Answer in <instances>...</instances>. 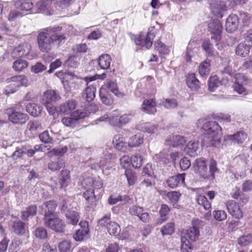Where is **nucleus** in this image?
<instances>
[{
	"label": "nucleus",
	"mask_w": 252,
	"mask_h": 252,
	"mask_svg": "<svg viewBox=\"0 0 252 252\" xmlns=\"http://www.w3.org/2000/svg\"><path fill=\"white\" fill-rule=\"evenodd\" d=\"M37 39L40 51L47 52L51 50L55 42L58 41L59 44L64 42L65 36L62 32V28L57 26L43 29L38 34Z\"/></svg>",
	"instance_id": "f257e3e1"
},
{
	"label": "nucleus",
	"mask_w": 252,
	"mask_h": 252,
	"mask_svg": "<svg viewBox=\"0 0 252 252\" xmlns=\"http://www.w3.org/2000/svg\"><path fill=\"white\" fill-rule=\"evenodd\" d=\"M202 129L204 131L202 144L204 146L217 147L220 143L221 128L215 121L205 123Z\"/></svg>",
	"instance_id": "f03ea898"
},
{
	"label": "nucleus",
	"mask_w": 252,
	"mask_h": 252,
	"mask_svg": "<svg viewBox=\"0 0 252 252\" xmlns=\"http://www.w3.org/2000/svg\"><path fill=\"white\" fill-rule=\"evenodd\" d=\"M192 165L195 172L204 179H214L215 173L219 172L217 162L213 159L210 160L209 168L203 158H196Z\"/></svg>",
	"instance_id": "7ed1b4c3"
},
{
	"label": "nucleus",
	"mask_w": 252,
	"mask_h": 252,
	"mask_svg": "<svg viewBox=\"0 0 252 252\" xmlns=\"http://www.w3.org/2000/svg\"><path fill=\"white\" fill-rule=\"evenodd\" d=\"M8 84L4 90V94L8 95L14 93L21 86H27L29 84L28 78L24 75H16L6 80Z\"/></svg>",
	"instance_id": "20e7f679"
},
{
	"label": "nucleus",
	"mask_w": 252,
	"mask_h": 252,
	"mask_svg": "<svg viewBox=\"0 0 252 252\" xmlns=\"http://www.w3.org/2000/svg\"><path fill=\"white\" fill-rule=\"evenodd\" d=\"M86 116V112L81 110H77L70 113L69 115L63 117L61 119V122L65 126L73 128L78 124L79 120Z\"/></svg>",
	"instance_id": "39448f33"
},
{
	"label": "nucleus",
	"mask_w": 252,
	"mask_h": 252,
	"mask_svg": "<svg viewBox=\"0 0 252 252\" xmlns=\"http://www.w3.org/2000/svg\"><path fill=\"white\" fill-rule=\"evenodd\" d=\"M19 110H20V107L18 105L14 108L7 109V114L8 115V119L13 124L21 125L25 124L29 117L26 114L17 111Z\"/></svg>",
	"instance_id": "423d86ee"
},
{
	"label": "nucleus",
	"mask_w": 252,
	"mask_h": 252,
	"mask_svg": "<svg viewBox=\"0 0 252 252\" xmlns=\"http://www.w3.org/2000/svg\"><path fill=\"white\" fill-rule=\"evenodd\" d=\"M44 224L46 226L59 232L63 231L65 227L63 220L57 215L44 219Z\"/></svg>",
	"instance_id": "0eeeda50"
},
{
	"label": "nucleus",
	"mask_w": 252,
	"mask_h": 252,
	"mask_svg": "<svg viewBox=\"0 0 252 252\" xmlns=\"http://www.w3.org/2000/svg\"><path fill=\"white\" fill-rule=\"evenodd\" d=\"M155 36V34L149 32L146 36L141 34L134 36L133 40L137 45L145 46L147 49H149L153 44V40Z\"/></svg>",
	"instance_id": "6e6552de"
},
{
	"label": "nucleus",
	"mask_w": 252,
	"mask_h": 252,
	"mask_svg": "<svg viewBox=\"0 0 252 252\" xmlns=\"http://www.w3.org/2000/svg\"><path fill=\"white\" fill-rule=\"evenodd\" d=\"M212 13L217 18H222L223 13L226 10L225 2L218 0H213L210 4Z\"/></svg>",
	"instance_id": "1a4fd4ad"
},
{
	"label": "nucleus",
	"mask_w": 252,
	"mask_h": 252,
	"mask_svg": "<svg viewBox=\"0 0 252 252\" xmlns=\"http://www.w3.org/2000/svg\"><path fill=\"white\" fill-rule=\"evenodd\" d=\"M215 42V38L214 36L211 37V40L208 39H205L202 44V47L203 50L205 52V55L208 57H214L218 55V53L216 51L215 49L214 48V44L218 45V43Z\"/></svg>",
	"instance_id": "9d476101"
},
{
	"label": "nucleus",
	"mask_w": 252,
	"mask_h": 252,
	"mask_svg": "<svg viewBox=\"0 0 252 252\" xmlns=\"http://www.w3.org/2000/svg\"><path fill=\"white\" fill-rule=\"evenodd\" d=\"M31 50V46L27 43H23L14 48L11 53V57L19 58L28 55Z\"/></svg>",
	"instance_id": "9b49d317"
},
{
	"label": "nucleus",
	"mask_w": 252,
	"mask_h": 252,
	"mask_svg": "<svg viewBox=\"0 0 252 252\" xmlns=\"http://www.w3.org/2000/svg\"><path fill=\"white\" fill-rule=\"evenodd\" d=\"M249 83V80L247 77L242 74H238L235 77V83L233 87L239 94H243L246 92V89L244 86L247 85Z\"/></svg>",
	"instance_id": "f8f14e48"
},
{
	"label": "nucleus",
	"mask_w": 252,
	"mask_h": 252,
	"mask_svg": "<svg viewBox=\"0 0 252 252\" xmlns=\"http://www.w3.org/2000/svg\"><path fill=\"white\" fill-rule=\"evenodd\" d=\"M226 207L229 213L236 219H241L243 214L239 204L233 200L229 201L226 203Z\"/></svg>",
	"instance_id": "ddd939ff"
},
{
	"label": "nucleus",
	"mask_w": 252,
	"mask_h": 252,
	"mask_svg": "<svg viewBox=\"0 0 252 252\" xmlns=\"http://www.w3.org/2000/svg\"><path fill=\"white\" fill-rule=\"evenodd\" d=\"M208 28L211 33L215 35V42L220 40L222 30V26L220 22L218 20H213L209 24Z\"/></svg>",
	"instance_id": "4468645a"
},
{
	"label": "nucleus",
	"mask_w": 252,
	"mask_h": 252,
	"mask_svg": "<svg viewBox=\"0 0 252 252\" xmlns=\"http://www.w3.org/2000/svg\"><path fill=\"white\" fill-rule=\"evenodd\" d=\"M81 228L79 229L74 235V239L78 241H83L87 237L89 232L88 222L86 221H81L79 222Z\"/></svg>",
	"instance_id": "2eb2a0df"
},
{
	"label": "nucleus",
	"mask_w": 252,
	"mask_h": 252,
	"mask_svg": "<svg viewBox=\"0 0 252 252\" xmlns=\"http://www.w3.org/2000/svg\"><path fill=\"white\" fill-rule=\"evenodd\" d=\"M141 110L147 114H155L157 112L156 99H145L142 104Z\"/></svg>",
	"instance_id": "dca6fc26"
},
{
	"label": "nucleus",
	"mask_w": 252,
	"mask_h": 252,
	"mask_svg": "<svg viewBox=\"0 0 252 252\" xmlns=\"http://www.w3.org/2000/svg\"><path fill=\"white\" fill-rule=\"evenodd\" d=\"M239 23V18L236 15H230L226 21V30L228 32H232L237 29Z\"/></svg>",
	"instance_id": "f3484780"
},
{
	"label": "nucleus",
	"mask_w": 252,
	"mask_h": 252,
	"mask_svg": "<svg viewBox=\"0 0 252 252\" xmlns=\"http://www.w3.org/2000/svg\"><path fill=\"white\" fill-rule=\"evenodd\" d=\"M76 106V103L74 100H69L66 102L61 104L58 109V111L60 114L67 115L71 113Z\"/></svg>",
	"instance_id": "a211bd4d"
},
{
	"label": "nucleus",
	"mask_w": 252,
	"mask_h": 252,
	"mask_svg": "<svg viewBox=\"0 0 252 252\" xmlns=\"http://www.w3.org/2000/svg\"><path fill=\"white\" fill-rule=\"evenodd\" d=\"M185 175V174L183 173L170 177L166 180V184L170 188H176L179 185L184 183Z\"/></svg>",
	"instance_id": "6ab92c4d"
},
{
	"label": "nucleus",
	"mask_w": 252,
	"mask_h": 252,
	"mask_svg": "<svg viewBox=\"0 0 252 252\" xmlns=\"http://www.w3.org/2000/svg\"><path fill=\"white\" fill-rule=\"evenodd\" d=\"M57 205L54 201H48L44 203L42 206V209L44 210V219L56 216L55 212Z\"/></svg>",
	"instance_id": "aec40b11"
},
{
	"label": "nucleus",
	"mask_w": 252,
	"mask_h": 252,
	"mask_svg": "<svg viewBox=\"0 0 252 252\" xmlns=\"http://www.w3.org/2000/svg\"><path fill=\"white\" fill-rule=\"evenodd\" d=\"M96 88L94 85L88 86L82 93L83 98L90 102L94 100L95 96Z\"/></svg>",
	"instance_id": "412c9836"
},
{
	"label": "nucleus",
	"mask_w": 252,
	"mask_h": 252,
	"mask_svg": "<svg viewBox=\"0 0 252 252\" xmlns=\"http://www.w3.org/2000/svg\"><path fill=\"white\" fill-rule=\"evenodd\" d=\"M188 86L193 91H197L200 87L199 81L196 78L195 74H189L186 79Z\"/></svg>",
	"instance_id": "4be33fe9"
},
{
	"label": "nucleus",
	"mask_w": 252,
	"mask_h": 252,
	"mask_svg": "<svg viewBox=\"0 0 252 252\" xmlns=\"http://www.w3.org/2000/svg\"><path fill=\"white\" fill-rule=\"evenodd\" d=\"M64 216L67 224L72 225H76L79 222L80 218L79 213L74 210L66 213V214Z\"/></svg>",
	"instance_id": "5701e85b"
},
{
	"label": "nucleus",
	"mask_w": 252,
	"mask_h": 252,
	"mask_svg": "<svg viewBox=\"0 0 252 252\" xmlns=\"http://www.w3.org/2000/svg\"><path fill=\"white\" fill-rule=\"evenodd\" d=\"M136 128L144 132L153 133L157 129V126L150 123H143L138 124Z\"/></svg>",
	"instance_id": "b1692460"
},
{
	"label": "nucleus",
	"mask_w": 252,
	"mask_h": 252,
	"mask_svg": "<svg viewBox=\"0 0 252 252\" xmlns=\"http://www.w3.org/2000/svg\"><path fill=\"white\" fill-rule=\"evenodd\" d=\"M247 138V134L246 133L239 131L236 134L227 135L226 140L237 143H242Z\"/></svg>",
	"instance_id": "393cba45"
},
{
	"label": "nucleus",
	"mask_w": 252,
	"mask_h": 252,
	"mask_svg": "<svg viewBox=\"0 0 252 252\" xmlns=\"http://www.w3.org/2000/svg\"><path fill=\"white\" fill-rule=\"evenodd\" d=\"M198 143L195 141H189L184 148V151L187 154L191 157L197 155V150L198 148Z\"/></svg>",
	"instance_id": "a878e982"
},
{
	"label": "nucleus",
	"mask_w": 252,
	"mask_h": 252,
	"mask_svg": "<svg viewBox=\"0 0 252 252\" xmlns=\"http://www.w3.org/2000/svg\"><path fill=\"white\" fill-rule=\"evenodd\" d=\"M97 62L101 68L107 69L110 66L111 58L108 54H103L99 57Z\"/></svg>",
	"instance_id": "bb28decb"
},
{
	"label": "nucleus",
	"mask_w": 252,
	"mask_h": 252,
	"mask_svg": "<svg viewBox=\"0 0 252 252\" xmlns=\"http://www.w3.org/2000/svg\"><path fill=\"white\" fill-rule=\"evenodd\" d=\"M185 142L186 140L185 137L181 135L173 136L172 140H168L166 141L167 145L173 147H182Z\"/></svg>",
	"instance_id": "cd10ccee"
},
{
	"label": "nucleus",
	"mask_w": 252,
	"mask_h": 252,
	"mask_svg": "<svg viewBox=\"0 0 252 252\" xmlns=\"http://www.w3.org/2000/svg\"><path fill=\"white\" fill-rule=\"evenodd\" d=\"M99 97L102 102L105 105H111L113 103V99L104 88H101L100 89Z\"/></svg>",
	"instance_id": "c85d7f7f"
},
{
	"label": "nucleus",
	"mask_w": 252,
	"mask_h": 252,
	"mask_svg": "<svg viewBox=\"0 0 252 252\" xmlns=\"http://www.w3.org/2000/svg\"><path fill=\"white\" fill-rule=\"evenodd\" d=\"M37 207L36 205H31L22 212L21 218L24 220H28L29 218H32L36 214Z\"/></svg>",
	"instance_id": "c756f323"
},
{
	"label": "nucleus",
	"mask_w": 252,
	"mask_h": 252,
	"mask_svg": "<svg viewBox=\"0 0 252 252\" xmlns=\"http://www.w3.org/2000/svg\"><path fill=\"white\" fill-rule=\"evenodd\" d=\"M60 98V95L57 94L56 92L54 90H48L44 93L43 95V101L50 102L52 103L53 102H55Z\"/></svg>",
	"instance_id": "7c9ffc66"
},
{
	"label": "nucleus",
	"mask_w": 252,
	"mask_h": 252,
	"mask_svg": "<svg viewBox=\"0 0 252 252\" xmlns=\"http://www.w3.org/2000/svg\"><path fill=\"white\" fill-rule=\"evenodd\" d=\"M210 70V61L206 59L199 65V73L202 77L208 75Z\"/></svg>",
	"instance_id": "2f4dec72"
},
{
	"label": "nucleus",
	"mask_w": 252,
	"mask_h": 252,
	"mask_svg": "<svg viewBox=\"0 0 252 252\" xmlns=\"http://www.w3.org/2000/svg\"><path fill=\"white\" fill-rule=\"evenodd\" d=\"M25 223L19 220L14 221L12 225L13 231L17 235H23L25 233Z\"/></svg>",
	"instance_id": "473e14b6"
},
{
	"label": "nucleus",
	"mask_w": 252,
	"mask_h": 252,
	"mask_svg": "<svg viewBox=\"0 0 252 252\" xmlns=\"http://www.w3.org/2000/svg\"><path fill=\"white\" fill-rule=\"evenodd\" d=\"M250 49V45H247L245 43H241L236 47V53L240 56L244 57L249 53Z\"/></svg>",
	"instance_id": "72a5a7b5"
},
{
	"label": "nucleus",
	"mask_w": 252,
	"mask_h": 252,
	"mask_svg": "<svg viewBox=\"0 0 252 252\" xmlns=\"http://www.w3.org/2000/svg\"><path fill=\"white\" fill-rule=\"evenodd\" d=\"M26 111L30 115L34 117H37L41 113V108L36 104L29 103L26 106Z\"/></svg>",
	"instance_id": "f704fd0d"
},
{
	"label": "nucleus",
	"mask_w": 252,
	"mask_h": 252,
	"mask_svg": "<svg viewBox=\"0 0 252 252\" xmlns=\"http://www.w3.org/2000/svg\"><path fill=\"white\" fill-rule=\"evenodd\" d=\"M181 251L182 252H191L193 249L192 244L186 237L181 238Z\"/></svg>",
	"instance_id": "c9c22d12"
},
{
	"label": "nucleus",
	"mask_w": 252,
	"mask_h": 252,
	"mask_svg": "<svg viewBox=\"0 0 252 252\" xmlns=\"http://www.w3.org/2000/svg\"><path fill=\"white\" fill-rule=\"evenodd\" d=\"M15 7L21 10L28 11L31 10L33 6L32 2L27 1L24 0H20L15 2Z\"/></svg>",
	"instance_id": "e433bc0d"
},
{
	"label": "nucleus",
	"mask_w": 252,
	"mask_h": 252,
	"mask_svg": "<svg viewBox=\"0 0 252 252\" xmlns=\"http://www.w3.org/2000/svg\"><path fill=\"white\" fill-rule=\"evenodd\" d=\"M143 142V138L141 134H136L129 138L128 146L129 147H135L139 146Z\"/></svg>",
	"instance_id": "4c0bfd02"
},
{
	"label": "nucleus",
	"mask_w": 252,
	"mask_h": 252,
	"mask_svg": "<svg viewBox=\"0 0 252 252\" xmlns=\"http://www.w3.org/2000/svg\"><path fill=\"white\" fill-rule=\"evenodd\" d=\"M59 181L61 188L67 186L70 181L69 171L67 170H63L59 177Z\"/></svg>",
	"instance_id": "58836bf2"
},
{
	"label": "nucleus",
	"mask_w": 252,
	"mask_h": 252,
	"mask_svg": "<svg viewBox=\"0 0 252 252\" xmlns=\"http://www.w3.org/2000/svg\"><path fill=\"white\" fill-rule=\"evenodd\" d=\"M186 235L190 241L194 242L199 238V230L197 228L191 227L187 230Z\"/></svg>",
	"instance_id": "ea45409f"
},
{
	"label": "nucleus",
	"mask_w": 252,
	"mask_h": 252,
	"mask_svg": "<svg viewBox=\"0 0 252 252\" xmlns=\"http://www.w3.org/2000/svg\"><path fill=\"white\" fill-rule=\"evenodd\" d=\"M107 88L118 97L122 98L125 95L124 93L119 91L117 84L114 82H109L107 84Z\"/></svg>",
	"instance_id": "a19ab883"
},
{
	"label": "nucleus",
	"mask_w": 252,
	"mask_h": 252,
	"mask_svg": "<svg viewBox=\"0 0 252 252\" xmlns=\"http://www.w3.org/2000/svg\"><path fill=\"white\" fill-rule=\"evenodd\" d=\"M64 166V162L62 159L58 158L54 161H51L48 163V168L52 171L59 170Z\"/></svg>",
	"instance_id": "79ce46f5"
},
{
	"label": "nucleus",
	"mask_w": 252,
	"mask_h": 252,
	"mask_svg": "<svg viewBox=\"0 0 252 252\" xmlns=\"http://www.w3.org/2000/svg\"><path fill=\"white\" fill-rule=\"evenodd\" d=\"M106 228L110 235L115 236L118 235L121 231L119 225L114 221L109 223V224L108 225Z\"/></svg>",
	"instance_id": "37998d69"
},
{
	"label": "nucleus",
	"mask_w": 252,
	"mask_h": 252,
	"mask_svg": "<svg viewBox=\"0 0 252 252\" xmlns=\"http://www.w3.org/2000/svg\"><path fill=\"white\" fill-rule=\"evenodd\" d=\"M71 209V199L70 198L64 199L60 207L62 213L65 215L66 213L72 211L73 210Z\"/></svg>",
	"instance_id": "c03bdc74"
},
{
	"label": "nucleus",
	"mask_w": 252,
	"mask_h": 252,
	"mask_svg": "<svg viewBox=\"0 0 252 252\" xmlns=\"http://www.w3.org/2000/svg\"><path fill=\"white\" fill-rule=\"evenodd\" d=\"M130 162L133 167L139 168L142 165L143 158L140 155L137 154L131 157Z\"/></svg>",
	"instance_id": "a18cd8bd"
},
{
	"label": "nucleus",
	"mask_w": 252,
	"mask_h": 252,
	"mask_svg": "<svg viewBox=\"0 0 252 252\" xmlns=\"http://www.w3.org/2000/svg\"><path fill=\"white\" fill-rule=\"evenodd\" d=\"M28 65L27 61L23 60H17L13 63L12 67L15 71H21Z\"/></svg>",
	"instance_id": "49530a36"
},
{
	"label": "nucleus",
	"mask_w": 252,
	"mask_h": 252,
	"mask_svg": "<svg viewBox=\"0 0 252 252\" xmlns=\"http://www.w3.org/2000/svg\"><path fill=\"white\" fill-rule=\"evenodd\" d=\"M154 45L155 48L158 51L159 54L163 55L168 54L169 52V49L160 40L156 41Z\"/></svg>",
	"instance_id": "de8ad7c7"
},
{
	"label": "nucleus",
	"mask_w": 252,
	"mask_h": 252,
	"mask_svg": "<svg viewBox=\"0 0 252 252\" xmlns=\"http://www.w3.org/2000/svg\"><path fill=\"white\" fill-rule=\"evenodd\" d=\"M125 175L127 178L128 183L130 186L133 185L135 184L137 180V176L135 173L133 172L131 169H126Z\"/></svg>",
	"instance_id": "09e8293b"
},
{
	"label": "nucleus",
	"mask_w": 252,
	"mask_h": 252,
	"mask_svg": "<svg viewBox=\"0 0 252 252\" xmlns=\"http://www.w3.org/2000/svg\"><path fill=\"white\" fill-rule=\"evenodd\" d=\"M197 202L199 205L202 206L206 210L211 208V203L204 195H199L197 198Z\"/></svg>",
	"instance_id": "8fccbe9b"
},
{
	"label": "nucleus",
	"mask_w": 252,
	"mask_h": 252,
	"mask_svg": "<svg viewBox=\"0 0 252 252\" xmlns=\"http://www.w3.org/2000/svg\"><path fill=\"white\" fill-rule=\"evenodd\" d=\"M175 226L173 222L168 223L164 225L161 229L162 235H171L174 232Z\"/></svg>",
	"instance_id": "3c124183"
},
{
	"label": "nucleus",
	"mask_w": 252,
	"mask_h": 252,
	"mask_svg": "<svg viewBox=\"0 0 252 252\" xmlns=\"http://www.w3.org/2000/svg\"><path fill=\"white\" fill-rule=\"evenodd\" d=\"M67 147L64 146L61 149H53L47 153L49 157H53L54 156H62L67 151Z\"/></svg>",
	"instance_id": "603ef678"
},
{
	"label": "nucleus",
	"mask_w": 252,
	"mask_h": 252,
	"mask_svg": "<svg viewBox=\"0 0 252 252\" xmlns=\"http://www.w3.org/2000/svg\"><path fill=\"white\" fill-rule=\"evenodd\" d=\"M84 197L86 200L90 204H93L95 198V195H94V189H87L84 193Z\"/></svg>",
	"instance_id": "864d4df0"
},
{
	"label": "nucleus",
	"mask_w": 252,
	"mask_h": 252,
	"mask_svg": "<svg viewBox=\"0 0 252 252\" xmlns=\"http://www.w3.org/2000/svg\"><path fill=\"white\" fill-rule=\"evenodd\" d=\"M219 84L217 76L210 77L208 82V88L210 91L214 92L218 88Z\"/></svg>",
	"instance_id": "5fc2aeb1"
},
{
	"label": "nucleus",
	"mask_w": 252,
	"mask_h": 252,
	"mask_svg": "<svg viewBox=\"0 0 252 252\" xmlns=\"http://www.w3.org/2000/svg\"><path fill=\"white\" fill-rule=\"evenodd\" d=\"M34 235L37 238L44 239L47 237L48 234L45 228L42 227H38L35 230Z\"/></svg>",
	"instance_id": "6e6d98bb"
},
{
	"label": "nucleus",
	"mask_w": 252,
	"mask_h": 252,
	"mask_svg": "<svg viewBox=\"0 0 252 252\" xmlns=\"http://www.w3.org/2000/svg\"><path fill=\"white\" fill-rule=\"evenodd\" d=\"M214 219L218 221H222L227 218V215L223 210H215L213 212Z\"/></svg>",
	"instance_id": "4d7b16f0"
},
{
	"label": "nucleus",
	"mask_w": 252,
	"mask_h": 252,
	"mask_svg": "<svg viewBox=\"0 0 252 252\" xmlns=\"http://www.w3.org/2000/svg\"><path fill=\"white\" fill-rule=\"evenodd\" d=\"M169 211V208L168 206L165 204L162 205L161 208L159 210V213L161 215V218L158 220V223L159 224L161 223L164 221L166 220L165 218H163L168 213Z\"/></svg>",
	"instance_id": "13d9d810"
},
{
	"label": "nucleus",
	"mask_w": 252,
	"mask_h": 252,
	"mask_svg": "<svg viewBox=\"0 0 252 252\" xmlns=\"http://www.w3.org/2000/svg\"><path fill=\"white\" fill-rule=\"evenodd\" d=\"M252 241V236L251 235H244L238 239V244L242 247L249 245Z\"/></svg>",
	"instance_id": "bf43d9fd"
},
{
	"label": "nucleus",
	"mask_w": 252,
	"mask_h": 252,
	"mask_svg": "<svg viewBox=\"0 0 252 252\" xmlns=\"http://www.w3.org/2000/svg\"><path fill=\"white\" fill-rule=\"evenodd\" d=\"M47 69L45 65L40 62L36 63L31 67V71L35 74L40 73Z\"/></svg>",
	"instance_id": "052dcab7"
},
{
	"label": "nucleus",
	"mask_w": 252,
	"mask_h": 252,
	"mask_svg": "<svg viewBox=\"0 0 252 252\" xmlns=\"http://www.w3.org/2000/svg\"><path fill=\"white\" fill-rule=\"evenodd\" d=\"M162 105H163L166 108L172 109L177 107L178 105L177 101L175 99H166L162 102Z\"/></svg>",
	"instance_id": "680f3d73"
},
{
	"label": "nucleus",
	"mask_w": 252,
	"mask_h": 252,
	"mask_svg": "<svg viewBox=\"0 0 252 252\" xmlns=\"http://www.w3.org/2000/svg\"><path fill=\"white\" fill-rule=\"evenodd\" d=\"M108 121L109 123L112 126H120L119 116L117 113L110 115Z\"/></svg>",
	"instance_id": "e2e57ef3"
},
{
	"label": "nucleus",
	"mask_w": 252,
	"mask_h": 252,
	"mask_svg": "<svg viewBox=\"0 0 252 252\" xmlns=\"http://www.w3.org/2000/svg\"><path fill=\"white\" fill-rule=\"evenodd\" d=\"M70 243L67 241H63L59 245L60 252H69L70 250Z\"/></svg>",
	"instance_id": "0e129e2a"
},
{
	"label": "nucleus",
	"mask_w": 252,
	"mask_h": 252,
	"mask_svg": "<svg viewBox=\"0 0 252 252\" xmlns=\"http://www.w3.org/2000/svg\"><path fill=\"white\" fill-rule=\"evenodd\" d=\"M77 58L75 56H70L66 60L65 64L71 67H76L78 65Z\"/></svg>",
	"instance_id": "69168bd1"
},
{
	"label": "nucleus",
	"mask_w": 252,
	"mask_h": 252,
	"mask_svg": "<svg viewBox=\"0 0 252 252\" xmlns=\"http://www.w3.org/2000/svg\"><path fill=\"white\" fill-rule=\"evenodd\" d=\"M181 194L177 191H171L167 193V197L172 202H176L179 200Z\"/></svg>",
	"instance_id": "338daca9"
},
{
	"label": "nucleus",
	"mask_w": 252,
	"mask_h": 252,
	"mask_svg": "<svg viewBox=\"0 0 252 252\" xmlns=\"http://www.w3.org/2000/svg\"><path fill=\"white\" fill-rule=\"evenodd\" d=\"M191 165V162L189 159L186 157L182 158L180 161V166L182 170H186Z\"/></svg>",
	"instance_id": "774afa93"
}]
</instances>
